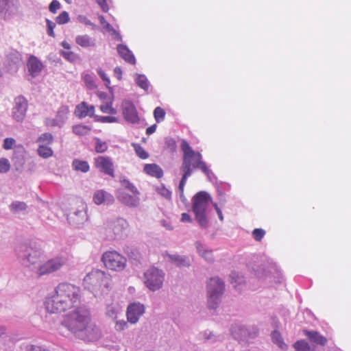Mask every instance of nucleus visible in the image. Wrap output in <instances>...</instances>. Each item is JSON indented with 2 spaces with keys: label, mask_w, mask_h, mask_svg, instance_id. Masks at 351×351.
<instances>
[{
  "label": "nucleus",
  "mask_w": 351,
  "mask_h": 351,
  "mask_svg": "<svg viewBox=\"0 0 351 351\" xmlns=\"http://www.w3.org/2000/svg\"><path fill=\"white\" fill-rule=\"evenodd\" d=\"M137 85L145 90L149 88V82L144 75H138L136 79Z\"/></svg>",
  "instance_id": "nucleus-33"
},
{
  "label": "nucleus",
  "mask_w": 351,
  "mask_h": 351,
  "mask_svg": "<svg viewBox=\"0 0 351 351\" xmlns=\"http://www.w3.org/2000/svg\"><path fill=\"white\" fill-rule=\"evenodd\" d=\"M62 324L84 341H94L101 336L99 328L92 321L90 311L85 307H78L66 314Z\"/></svg>",
  "instance_id": "nucleus-1"
},
{
  "label": "nucleus",
  "mask_w": 351,
  "mask_h": 351,
  "mask_svg": "<svg viewBox=\"0 0 351 351\" xmlns=\"http://www.w3.org/2000/svg\"><path fill=\"white\" fill-rule=\"evenodd\" d=\"M27 68L31 75L36 76L40 73L43 68V63L38 59L31 56L27 60Z\"/></svg>",
  "instance_id": "nucleus-19"
},
{
  "label": "nucleus",
  "mask_w": 351,
  "mask_h": 351,
  "mask_svg": "<svg viewBox=\"0 0 351 351\" xmlns=\"http://www.w3.org/2000/svg\"><path fill=\"white\" fill-rule=\"evenodd\" d=\"M128 322L124 320L117 321L115 324V330L117 331H122L128 328Z\"/></svg>",
  "instance_id": "nucleus-50"
},
{
  "label": "nucleus",
  "mask_w": 351,
  "mask_h": 351,
  "mask_svg": "<svg viewBox=\"0 0 351 351\" xmlns=\"http://www.w3.org/2000/svg\"><path fill=\"white\" fill-rule=\"evenodd\" d=\"M210 201L211 197L206 191L197 193L192 199V210L195 214V219L199 226L203 228L208 226L206 212Z\"/></svg>",
  "instance_id": "nucleus-4"
},
{
  "label": "nucleus",
  "mask_w": 351,
  "mask_h": 351,
  "mask_svg": "<svg viewBox=\"0 0 351 351\" xmlns=\"http://www.w3.org/2000/svg\"><path fill=\"white\" fill-rule=\"evenodd\" d=\"M196 248L199 255L207 261H213V256L212 250L206 249L202 244L196 243Z\"/></svg>",
  "instance_id": "nucleus-24"
},
{
  "label": "nucleus",
  "mask_w": 351,
  "mask_h": 351,
  "mask_svg": "<svg viewBox=\"0 0 351 351\" xmlns=\"http://www.w3.org/2000/svg\"><path fill=\"white\" fill-rule=\"evenodd\" d=\"M95 119L100 123H117L119 121L117 117L112 116H95Z\"/></svg>",
  "instance_id": "nucleus-38"
},
{
  "label": "nucleus",
  "mask_w": 351,
  "mask_h": 351,
  "mask_svg": "<svg viewBox=\"0 0 351 351\" xmlns=\"http://www.w3.org/2000/svg\"><path fill=\"white\" fill-rule=\"evenodd\" d=\"M93 201L97 205L104 203L112 204L114 202V199L110 193L104 190H97L93 195Z\"/></svg>",
  "instance_id": "nucleus-17"
},
{
  "label": "nucleus",
  "mask_w": 351,
  "mask_h": 351,
  "mask_svg": "<svg viewBox=\"0 0 351 351\" xmlns=\"http://www.w3.org/2000/svg\"><path fill=\"white\" fill-rule=\"evenodd\" d=\"M8 1L9 0H0V12H3L5 9Z\"/></svg>",
  "instance_id": "nucleus-62"
},
{
  "label": "nucleus",
  "mask_w": 351,
  "mask_h": 351,
  "mask_svg": "<svg viewBox=\"0 0 351 351\" xmlns=\"http://www.w3.org/2000/svg\"><path fill=\"white\" fill-rule=\"evenodd\" d=\"M215 208V210L217 213V215L219 216V218L221 221H223V215H222V213H221V210H220V208L218 207L217 204H215L214 205Z\"/></svg>",
  "instance_id": "nucleus-63"
},
{
  "label": "nucleus",
  "mask_w": 351,
  "mask_h": 351,
  "mask_svg": "<svg viewBox=\"0 0 351 351\" xmlns=\"http://www.w3.org/2000/svg\"><path fill=\"white\" fill-rule=\"evenodd\" d=\"M122 112L124 119L128 122L136 123L139 121V117L136 107L131 101H125L123 102Z\"/></svg>",
  "instance_id": "nucleus-13"
},
{
  "label": "nucleus",
  "mask_w": 351,
  "mask_h": 351,
  "mask_svg": "<svg viewBox=\"0 0 351 351\" xmlns=\"http://www.w3.org/2000/svg\"><path fill=\"white\" fill-rule=\"evenodd\" d=\"M304 334L308 337V338L310 339L311 341L321 345V346H325L327 342L328 339L324 337L323 335H320L317 331H310L307 330H304Z\"/></svg>",
  "instance_id": "nucleus-22"
},
{
  "label": "nucleus",
  "mask_w": 351,
  "mask_h": 351,
  "mask_svg": "<svg viewBox=\"0 0 351 351\" xmlns=\"http://www.w3.org/2000/svg\"><path fill=\"white\" fill-rule=\"evenodd\" d=\"M66 263V258L64 256H56L40 264L36 269V276L40 277L50 274L60 269Z\"/></svg>",
  "instance_id": "nucleus-9"
},
{
  "label": "nucleus",
  "mask_w": 351,
  "mask_h": 351,
  "mask_svg": "<svg viewBox=\"0 0 351 351\" xmlns=\"http://www.w3.org/2000/svg\"><path fill=\"white\" fill-rule=\"evenodd\" d=\"M62 46L64 49H70V48H71L70 45H69L67 42H66V41H63V42L62 43Z\"/></svg>",
  "instance_id": "nucleus-64"
},
{
  "label": "nucleus",
  "mask_w": 351,
  "mask_h": 351,
  "mask_svg": "<svg viewBox=\"0 0 351 351\" xmlns=\"http://www.w3.org/2000/svg\"><path fill=\"white\" fill-rule=\"evenodd\" d=\"M138 195V194H133V195H131L123 191H119L117 196V199L123 204L130 207H136L139 204V198L137 196Z\"/></svg>",
  "instance_id": "nucleus-18"
},
{
  "label": "nucleus",
  "mask_w": 351,
  "mask_h": 351,
  "mask_svg": "<svg viewBox=\"0 0 351 351\" xmlns=\"http://www.w3.org/2000/svg\"><path fill=\"white\" fill-rule=\"evenodd\" d=\"M159 194H160L162 196L165 197L166 199H171V193L169 190L166 189L165 186H162L160 187H158L157 189Z\"/></svg>",
  "instance_id": "nucleus-49"
},
{
  "label": "nucleus",
  "mask_w": 351,
  "mask_h": 351,
  "mask_svg": "<svg viewBox=\"0 0 351 351\" xmlns=\"http://www.w3.org/2000/svg\"><path fill=\"white\" fill-rule=\"evenodd\" d=\"M26 208H27V206H26L25 203H24L23 202H17V201L14 202L10 205V210L13 213H19V212L26 210Z\"/></svg>",
  "instance_id": "nucleus-36"
},
{
  "label": "nucleus",
  "mask_w": 351,
  "mask_h": 351,
  "mask_svg": "<svg viewBox=\"0 0 351 351\" xmlns=\"http://www.w3.org/2000/svg\"><path fill=\"white\" fill-rule=\"evenodd\" d=\"M110 278L106 272L95 269L89 272L84 278V286L88 289H94L96 287H109Z\"/></svg>",
  "instance_id": "nucleus-8"
},
{
  "label": "nucleus",
  "mask_w": 351,
  "mask_h": 351,
  "mask_svg": "<svg viewBox=\"0 0 351 351\" xmlns=\"http://www.w3.org/2000/svg\"><path fill=\"white\" fill-rule=\"evenodd\" d=\"M117 51L120 56L127 62L135 64L136 59L132 51L123 45H119L117 46Z\"/></svg>",
  "instance_id": "nucleus-21"
},
{
  "label": "nucleus",
  "mask_w": 351,
  "mask_h": 351,
  "mask_svg": "<svg viewBox=\"0 0 351 351\" xmlns=\"http://www.w3.org/2000/svg\"><path fill=\"white\" fill-rule=\"evenodd\" d=\"M28 103L23 96H18L14 99V106L12 108V118L17 122H21L27 110Z\"/></svg>",
  "instance_id": "nucleus-11"
},
{
  "label": "nucleus",
  "mask_w": 351,
  "mask_h": 351,
  "mask_svg": "<svg viewBox=\"0 0 351 351\" xmlns=\"http://www.w3.org/2000/svg\"><path fill=\"white\" fill-rule=\"evenodd\" d=\"M171 259L173 263H175L176 265L178 266L189 265V261H187L184 257L180 256H171Z\"/></svg>",
  "instance_id": "nucleus-45"
},
{
  "label": "nucleus",
  "mask_w": 351,
  "mask_h": 351,
  "mask_svg": "<svg viewBox=\"0 0 351 351\" xmlns=\"http://www.w3.org/2000/svg\"><path fill=\"white\" fill-rule=\"evenodd\" d=\"M95 107L94 106H88L85 101H82L76 106L74 114L80 119L85 118L86 117H94Z\"/></svg>",
  "instance_id": "nucleus-16"
},
{
  "label": "nucleus",
  "mask_w": 351,
  "mask_h": 351,
  "mask_svg": "<svg viewBox=\"0 0 351 351\" xmlns=\"http://www.w3.org/2000/svg\"><path fill=\"white\" fill-rule=\"evenodd\" d=\"M82 79L86 84V86L89 89H94L96 88L95 83L93 77L90 74H84L82 76Z\"/></svg>",
  "instance_id": "nucleus-39"
},
{
  "label": "nucleus",
  "mask_w": 351,
  "mask_h": 351,
  "mask_svg": "<svg viewBox=\"0 0 351 351\" xmlns=\"http://www.w3.org/2000/svg\"><path fill=\"white\" fill-rule=\"evenodd\" d=\"M98 74L101 77V78L107 82L108 83H110L109 79L106 77V75L105 74L104 71L101 69H99L97 70Z\"/></svg>",
  "instance_id": "nucleus-59"
},
{
  "label": "nucleus",
  "mask_w": 351,
  "mask_h": 351,
  "mask_svg": "<svg viewBox=\"0 0 351 351\" xmlns=\"http://www.w3.org/2000/svg\"><path fill=\"white\" fill-rule=\"evenodd\" d=\"M114 75L117 77V78L118 80H121V77H122V71H121V68L116 67L114 70Z\"/></svg>",
  "instance_id": "nucleus-61"
},
{
  "label": "nucleus",
  "mask_w": 351,
  "mask_h": 351,
  "mask_svg": "<svg viewBox=\"0 0 351 351\" xmlns=\"http://www.w3.org/2000/svg\"><path fill=\"white\" fill-rule=\"evenodd\" d=\"M144 311L145 308L143 304L134 303L129 305L127 309L128 320L132 324L136 323Z\"/></svg>",
  "instance_id": "nucleus-15"
},
{
  "label": "nucleus",
  "mask_w": 351,
  "mask_h": 351,
  "mask_svg": "<svg viewBox=\"0 0 351 351\" xmlns=\"http://www.w3.org/2000/svg\"><path fill=\"white\" fill-rule=\"evenodd\" d=\"M166 144L167 147L171 151H174L176 148V143L173 139L167 140Z\"/></svg>",
  "instance_id": "nucleus-57"
},
{
  "label": "nucleus",
  "mask_w": 351,
  "mask_h": 351,
  "mask_svg": "<svg viewBox=\"0 0 351 351\" xmlns=\"http://www.w3.org/2000/svg\"><path fill=\"white\" fill-rule=\"evenodd\" d=\"M95 149L96 152L103 153L107 150L108 145L106 142H103L100 139L97 138L96 140V145Z\"/></svg>",
  "instance_id": "nucleus-44"
},
{
  "label": "nucleus",
  "mask_w": 351,
  "mask_h": 351,
  "mask_svg": "<svg viewBox=\"0 0 351 351\" xmlns=\"http://www.w3.org/2000/svg\"><path fill=\"white\" fill-rule=\"evenodd\" d=\"M62 56L68 60H73L75 58V54L72 51H62Z\"/></svg>",
  "instance_id": "nucleus-56"
},
{
  "label": "nucleus",
  "mask_w": 351,
  "mask_h": 351,
  "mask_svg": "<svg viewBox=\"0 0 351 351\" xmlns=\"http://www.w3.org/2000/svg\"><path fill=\"white\" fill-rule=\"evenodd\" d=\"M46 23L47 26L48 35L51 37H55V33L53 32V29L56 27V24L49 19H46Z\"/></svg>",
  "instance_id": "nucleus-48"
},
{
  "label": "nucleus",
  "mask_w": 351,
  "mask_h": 351,
  "mask_svg": "<svg viewBox=\"0 0 351 351\" xmlns=\"http://www.w3.org/2000/svg\"><path fill=\"white\" fill-rule=\"evenodd\" d=\"M101 260L107 269L114 271H123L127 264L126 258L116 250L105 252L102 254Z\"/></svg>",
  "instance_id": "nucleus-6"
},
{
  "label": "nucleus",
  "mask_w": 351,
  "mask_h": 351,
  "mask_svg": "<svg viewBox=\"0 0 351 351\" xmlns=\"http://www.w3.org/2000/svg\"><path fill=\"white\" fill-rule=\"evenodd\" d=\"M121 185L124 189L131 191L133 194H138V191L136 186L129 180L126 179L123 180L121 181Z\"/></svg>",
  "instance_id": "nucleus-40"
},
{
  "label": "nucleus",
  "mask_w": 351,
  "mask_h": 351,
  "mask_svg": "<svg viewBox=\"0 0 351 351\" xmlns=\"http://www.w3.org/2000/svg\"><path fill=\"white\" fill-rule=\"evenodd\" d=\"M69 113V108L66 106H61L56 114V118L62 124Z\"/></svg>",
  "instance_id": "nucleus-34"
},
{
  "label": "nucleus",
  "mask_w": 351,
  "mask_h": 351,
  "mask_svg": "<svg viewBox=\"0 0 351 351\" xmlns=\"http://www.w3.org/2000/svg\"><path fill=\"white\" fill-rule=\"evenodd\" d=\"M95 167L100 171L110 176L114 177V165L110 158L99 156L94 159Z\"/></svg>",
  "instance_id": "nucleus-12"
},
{
  "label": "nucleus",
  "mask_w": 351,
  "mask_h": 351,
  "mask_svg": "<svg viewBox=\"0 0 351 351\" xmlns=\"http://www.w3.org/2000/svg\"><path fill=\"white\" fill-rule=\"evenodd\" d=\"M296 351H310L311 348L307 342L305 341H298L294 344Z\"/></svg>",
  "instance_id": "nucleus-41"
},
{
  "label": "nucleus",
  "mask_w": 351,
  "mask_h": 351,
  "mask_svg": "<svg viewBox=\"0 0 351 351\" xmlns=\"http://www.w3.org/2000/svg\"><path fill=\"white\" fill-rule=\"evenodd\" d=\"M99 109L103 113L106 114H116L117 112V110L112 107V101L101 104Z\"/></svg>",
  "instance_id": "nucleus-32"
},
{
  "label": "nucleus",
  "mask_w": 351,
  "mask_h": 351,
  "mask_svg": "<svg viewBox=\"0 0 351 351\" xmlns=\"http://www.w3.org/2000/svg\"><path fill=\"white\" fill-rule=\"evenodd\" d=\"M143 172L158 179L161 178L164 174L162 168L155 163L145 164L143 167Z\"/></svg>",
  "instance_id": "nucleus-20"
},
{
  "label": "nucleus",
  "mask_w": 351,
  "mask_h": 351,
  "mask_svg": "<svg viewBox=\"0 0 351 351\" xmlns=\"http://www.w3.org/2000/svg\"><path fill=\"white\" fill-rule=\"evenodd\" d=\"M265 234V231L261 228H255L252 231L253 238L257 241H261Z\"/></svg>",
  "instance_id": "nucleus-46"
},
{
  "label": "nucleus",
  "mask_w": 351,
  "mask_h": 351,
  "mask_svg": "<svg viewBox=\"0 0 351 351\" xmlns=\"http://www.w3.org/2000/svg\"><path fill=\"white\" fill-rule=\"evenodd\" d=\"M18 256L26 261V266L34 274L41 263L43 253L35 244H21L17 249Z\"/></svg>",
  "instance_id": "nucleus-5"
},
{
  "label": "nucleus",
  "mask_w": 351,
  "mask_h": 351,
  "mask_svg": "<svg viewBox=\"0 0 351 351\" xmlns=\"http://www.w3.org/2000/svg\"><path fill=\"white\" fill-rule=\"evenodd\" d=\"M91 130V127L82 124H77L72 127L73 132L80 136L88 135Z\"/></svg>",
  "instance_id": "nucleus-25"
},
{
  "label": "nucleus",
  "mask_w": 351,
  "mask_h": 351,
  "mask_svg": "<svg viewBox=\"0 0 351 351\" xmlns=\"http://www.w3.org/2000/svg\"><path fill=\"white\" fill-rule=\"evenodd\" d=\"M8 60L9 62V64L11 65H18L22 61V56L21 54L17 51H14L10 52L8 56Z\"/></svg>",
  "instance_id": "nucleus-27"
},
{
  "label": "nucleus",
  "mask_w": 351,
  "mask_h": 351,
  "mask_svg": "<svg viewBox=\"0 0 351 351\" xmlns=\"http://www.w3.org/2000/svg\"><path fill=\"white\" fill-rule=\"evenodd\" d=\"M156 124H154V125H151V126H149V127H148V128H147V130H146V134H147V135H150V134H152L154 133V132H155V131H156Z\"/></svg>",
  "instance_id": "nucleus-60"
},
{
  "label": "nucleus",
  "mask_w": 351,
  "mask_h": 351,
  "mask_svg": "<svg viewBox=\"0 0 351 351\" xmlns=\"http://www.w3.org/2000/svg\"><path fill=\"white\" fill-rule=\"evenodd\" d=\"M271 339L282 350L287 349V346L284 343L281 334L278 331L275 330L271 333Z\"/></svg>",
  "instance_id": "nucleus-28"
},
{
  "label": "nucleus",
  "mask_w": 351,
  "mask_h": 351,
  "mask_svg": "<svg viewBox=\"0 0 351 351\" xmlns=\"http://www.w3.org/2000/svg\"><path fill=\"white\" fill-rule=\"evenodd\" d=\"M110 228L115 237H122L127 234L129 223L123 218H117L110 223Z\"/></svg>",
  "instance_id": "nucleus-14"
},
{
  "label": "nucleus",
  "mask_w": 351,
  "mask_h": 351,
  "mask_svg": "<svg viewBox=\"0 0 351 351\" xmlns=\"http://www.w3.org/2000/svg\"><path fill=\"white\" fill-rule=\"evenodd\" d=\"M96 2L100 6L103 12H107L109 10V7L106 0H96Z\"/></svg>",
  "instance_id": "nucleus-54"
},
{
  "label": "nucleus",
  "mask_w": 351,
  "mask_h": 351,
  "mask_svg": "<svg viewBox=\"0 0 351 351\" xmlns=\"http://www.w3.org/2000/svg\"><path fill=\"white\" fill-rule=\"evenodd\" d=\"M133 147L136 155L141 159L145 160L149 157V154L144 149V148L138 144H133Z\"/></svg>",
  "instance_id": "nucleus-35"
},
{
  "label": "nucleus",
  "mask_w": 351,
  "mask_h": 351,
  "mask_svg": "<svg viewBox=\"0 0 351 351\" xmlns=\"http://www.w3.org/2000/svg\"><path fill=\"white\" fill-rule=\"evenodd\" d=\"M181 149L183 152L182 162L180 167L182 177L180 181L179 190L180 196H182L186 180L192 175L193 169H199L207 176H210L211 171L202 160V154L199 152H195L186 141H182Z\"/></svg>",
  "instance_id": "nucleus-3"
},
{
  "label": "nucleus",
  "mask_w": 351,
  "mask_h": 351,
  "mask_svg": "<svg viewBox=\"0 0 351 351\" xmlns=\"http://www.w3.org/2000/svg\"><path fill=\"white\" fill-rule=\"evenodd\" d=\"M38 153L40 156L44 158H47L52 156L53 151L47 145H40L38 148Z\"/></svg>",
  "instance_id": "nucleus-29"
},
{
  "label": "nucleus",
  "mask_w": 351,
  "mask_h": 351,
  "mask_svg": "<svg viewBox=\"0 0 351 351\" xmlns=\"http://www.w3.org/2000/svg\"><path fill=\"white\" fill-rule=\"evenodd\" d=\"M180 220L182 222H191L192 221V219H191V216L188 213H184L182 214Z\"/></svg>",
  "instance_id": "nucleus-58"
},
{
  "label": "nucleus",
  "mask_w": 351,
  "mask_h": 351,
  "mask_svg": "<svg viewBox=\"0 0 351 351\" xmlns=\"http://www.w3.org/2000/svg\"><path fill=\"white\" fill-rule=\"evenodd\" d=\"M75 43L80 47L85 48L95 46V39L87 34L77 36Z\"/></svg>",
  "instance_id": "nucleus-23"
},
{
  "label": "nucleus",
  "mask_w": 351,
  "mask_h": 351,
  "mask_svg": "<svg viewBox=\"0 0 351 351\" xmlns=\"http://www.w3.org/2000/svg\"><path fill=\"white\" fill-rule=\"evenodd\" d=\"M81 300V289L69 282L57 285L54 293L45 301L47 311L51 313L64 312L75 306Z\"/></svg>",
  "instance_id": "nucleus-2"
},
{
  "label": "nucleus",
  "mask_w": 351,
  "mask_h": 351,
  "mask_svg": "<svg viewBox=\"0 0 351 351\" xmlns=\"http://www.w3.org/2000/svg\"><path fill=\"white\" fill-rule=\"evenodd\" d=\"M145 283L152 291L159 289L163 282L164 274L156 267H152L145 272Z\"/></svg>",
  "instance_id": "nucleus-10"
},
{
  "label": "nucleus",
  "mask_w": 351,
  "mask_h": 351,
  "mask_svg": "<svg viewBox=\"0 0 351 351\" xmlns=\"http://www.w3.org/2000/svg\"><path fill=\"white\" fill-rule=\"evenodd\" d=\"M60 8V3L57 0L52 1L49 6V11L53 14H56L57 10H58Z\"/></svg>",
  "instance_id": "nucleus-52"
},
{
  "label": "nucleus",
  "mask_w": 351,
  "mask_h": 351,
  "mask_svg": "<svg viewBox=\"0 0 351 351\" xmlns=\"http://www.w3.org/2000/svg\"><path fill=\"white\" fill-rule=\"evenodd\" d=\"M247 331L246 329L241 328V327H234L232 329V334L235 339H243L245 338L247 334Z\"/></svg>",
  "instance_id": "nucleus-30"
},
{
  "label": "nucleus",
  "mask_w": 351,
  "mask_h": 351,
  "mask_svg": "<svg viewBox=\"0 0 351 351\" xmlns=\"http://www.w3.org/2000/svg\"><path fill=\"white\" fill-rule=\"evenodd\" d=\"M53 137L52 134L47 132L41 134L38 138V142L40 143V145H50L53 142Z\"/></svg>",
  "instance_id": "nucleus-31"
},
{
  "label": "nucleus",
  "mask_w": 351,
  "mask_h": 351,
  "mask_svg": "<svg viewBox=\"0 0 351 351\" xmlns=\"http://www.w3.org/2000/svg\"><path fill=\"white\" fill-rule=\"evenodd\" d=\"M165 111L161 107H156L154 111V116L156 121L160 123L165 119Z\"/></svg>",
  "instance_id": "nucleus-37"
},
{
  "label": "nucleus",
  "mask_w": 351,
  "mask_h": 351,
  "mask_svg": "<svg viewBox=\"0 0 351 351\" xmlns=\"http://www.w3.org/2000/svg\"><path fill=\"white\" fill-rule=\"evenodd\" d=\"M224 283L219 278H211L207 285L208 305L215 308L224 291Z\"/></svg>",
  "instance_id": "nucleus-7"
},
{
  "label": "nucleus",
  "mask_w": 351,
  "mask_h": 351,
  "mask_svg": "<svg viewBox=\"0 0 351 351\" xmlns=\"http://www.w3.org/2000/svg\"><path fill=\"white\" fill-rule=\"evenodd\" d=\"M70 20L69 13L66 11L61 12L56 19V21L58 24H65Z\"/></svg>",
  "instance_id": "nucleus-43"
},
{
  "label": "nucleus",
  "mask_w": 351,
  "mask_h": 351,
  "mask_svg": "<svg viewBox=\"0 0 351 351\" xmlns=\"http://www.w3.org/2000/svg\"><path fill=\"white\" fill-rule=\"evenodd\" d=\"M117 310L116 308L112 306H108L106 314L110 317L116 318Z\"/></svg>",
  "instance_id": "nucleus-55"
},
{
  "label": "nucleus",
  "mask_w": 351,
  "mask_h": 351,
  "mask_svg": "<svg viewBox=\"0 0 351 351\" xmlns=\"http://www.w3.org/2000/svg\"><path fill=\"white\" fill-rule=\"evenodd\" d=\"M46 125L49 127L60 126L62 124L58 119H51L46 121Z\"/></svg>",
  "instance_id": "nucleus-53"
},
{
  "label": "nucleus",
  "mask_w": 351,
  "mask_h": 351,
  "mask_svg": "<svg viewBox=\"0 0 351 351\" xmlns=\"http://www.w3.org/2000/svg\"><path fill=\"white\" fill-rule=\"evenodd\" d=\"M99 19L101 25L107 32H110L112 34H116V30L112 27V26L108 23L105 18L103 16H99Z\"/></svg>",
  "instance_id": "nucleus-42"
},
{
  "label": "nucleus",
  "mask_w": 351,
  "mask_h": 351,
  "mask_svg": "<svg viewBox=\"0 0 351 351\" xmlns=\"http://www.w3.org/2000/svg\"><path fill=\"white\" fill-rule=\"evenodd\" d=\"M10 164L8 159L1 158L0 159V173H6L10 170Z\"/></svg>",
  "instance_id": "nucleus-47"
},
{
  "label": "nucleus",
  "mask_w": 351,
  "mask_h": 351,
  "mask_svg": "<svg viewBox=\"0 0 351 351\" xmlns=\"http://www.w3.org/2000/svg\"><path fill=\"white\" fill-rule=\"evenodd\" d=\"M72 165L75 170L80 171L84 173L88 172L90 169L88 163L84 160H74Z\"/></svg>",
  "instance_id": "nucleus-26"
},
{
  "label": "nucleus",
  "mask_w": 351,
  "mask_h": 351,
  "mask_svg": "<svg viewBox=\"0 0 351 351\" xmlns=\"http://www.w3.org/2000/svg\"><path fill=\"white\" fill-rule=\"evenodd\" d=\"M15 144V140L12 138H6L3 144V147L4 149H10L13 147Z\"/></svg>",
  "instance_id": "nucleus-51"
}]
</instances>
